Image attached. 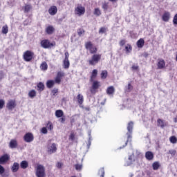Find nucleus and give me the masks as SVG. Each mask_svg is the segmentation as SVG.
I'll return each instance as SVG.
<instances>
[{
	"mask_svg": "<svg viewBox=\"0 0 177 177\" xmlns=\"http://www.w3.org/2000/svg\"><path fill=\"white\" fill-rule=\"evenodd\" d=\"M133 129V122H130L128 124L127 130L128 132L127 133V140L125 142L124 145L122 147H120V149H124V147H127V145H128V142H131L132 140V131Z\"/></svg>",
	"mask_w": 177,
	"mask_h": 177,
	"instance_id": "f257e3e1",
	"label": "nucleus"
},
{
	"mask_svg": "<svg viewBox=\"0 0 177 177\" xmlns=\"http://www.w3.org/2000/svg\"><path fill=\"white\" fill-rule=\"evenodd\" d=\"M35 175L37 177L46 176V174L45 173V167L42 165L38 164L36 167Z\"/></svg>",
	"mask_w": 177,
	"mask_h": 177,
	"instance_id": "f03ea898",
	"label": "nucleus"
},
{
	"mask_svg": "<svg viewBox=\"0 0 177 177\" xmlns=\"http://www.w3.org/2000/svg\"><path fill=\"white\" fill-rule=\"evenodd\" d=\"M102 59V55L99 54H94L90 60H88V63L91 66H96L100 62Z\"/></svg>",
	"mask_w": 177,
	"mask_h": 177,
	"instance_id": "7ed1b4c3",
	"label": "nucleus"
},
{
	"mask_svg": "<svg viewBox=\"0 0 177 177\" xmlns=\"http://www.w3.org/2000/svg\"><path fill=\"white\" fill-rule=\"evenodd\" d=\"M34 57V53L27 50L24 53V59L25 62H31L32 60V57Z\"/></svg>",
	"mask_w": 177,
	"mask_h": 177,
	"instance_id": "20e7f679",
	"label": "nucleus"
},
{
	"mask_svg": "<svg viewBox=\"0 0 177 177\" xmlns=\"http://www.w3.org/2000/svg\"><path fill=\"white\" fill-rule=\"evenodd\" d=\"M41 46L44 48V49H48L52 48V46H55V44L49 42L48 39H44L41 41Z\"/></svg>",
	"mask_w": 177,
	"mask_h": 177,
	"instance_id": "39448f33",
	"label": "nucleus"
},
{
	"mask_svg": "<svg viewBox=\"0 0 177 177\" xmlns=\"http://www.w3.org/2000/svg\"><path fill=\"white\" fill-rule=\"evenodd\" d=\"M86 49H88L90 50V53H96L97 52V49L92 45V43L91 41H88L86 43Z\"/></svg>",
	"mask_w": 177,
	"mask_h": 177,
	"instance_id": "423d86ee",
	"label": "nucleus"
},
{
	"mask_svg": "<svg viewBox=\"0 0 177 177\" xmlns=\"http://www.w3.org/2000/svg\"><path fill=\"white\" fill-rule=\"evenodd\" d=\"M24 140L26 142V143H31V142L34 140V136L31 133H27L24 136Z\"/></svg>",
	"mask_w": 177,
	"mask_h": 177,
	"instance_id": "0eeeda50",
	"label": "nucleus"
},
{
	"mask_svg": "<svg viewBox=\"0 0 177 177\" xmlns=\"http://www.w3.org/2000/svg\"><path fill=\"white\" fill-rule=\"evenodd\" d=\"M75 12L78 16H82V15L85 13V8L82 7V6H77V7L75 8Z\"/></svg>",
	"mask_w": 177,
	"mask_h": 177,
	"instance_id": "6e6552de",
	"label": "nucleus"
},
{
	"mask_svg": "<svg viewBox=\"0 0 177 177\" xmlns=\"http://www.w3.org/2000/svg\"><path fill=\"white\" fill-rule=\"evenodd\" d=\"M6 107L7 109H8V110H10V111L13 110V109L16 107V102L13 100L8 101V102L7 103Z\"/></svg>",
	"mask_w": 177,
	"mask_h": 177,
	"instance_id": "1a4fd4ad",
	"label": "nucleus"
},
{
	"mask_svg": "<svg viewBox=\"0 0 177 177\" xmlns=\"http://www.w3.org/2000/svg\"><path fill=\"white\" fill-rule=\"evenodd\" d=\"M64 77V72H58L57 74V76L55 77V83L56 84H60L62 82V77Z\"/></svg>",
	"mask_w": 177,
	"mask_h": 177,
	"instance_id": "9d476101",
	"label": "nucleus"
},
{
	"mask_svg": "<svg viewBox=\"0 0 177 177\" xmlns=\"http://www.w3.org/2000/svg\"><path fill=\"white\" fill-rule=\"evenodd\" d=\"M48 13L50 16H55L57 13V7L53 6L48 9Z\"/></svg>",
	"mask_w": 177,
	"mask_h": 177,
	"instance_id": "9b49d317",
	"label": "nucleus"
},
{
	"mask_svg": "<svg viewBox=\"0 0 177 177\" xmlns=\"http://www.w3.org/2000/svg\"><path fill=\"white\" fill-rule=\"evenodd\" d=\"M145 158H147L148 161H151L154 158V153L150 151H147L145 153Z\"/></svg>",
	"mask_w": 177,
	"mask_h": 177,
	"instance_id": "f8f14e48",
	"label": "nucleus"
},
{
	"mask_svg": "<svg viewBox=\"0 0 177 177\" xmlns=\"http://www.w3.org/2000/svg\"><path fill=\"white\" fill-rule=\"evenodd\" d=\"M157 66L159 70L164 68V67H165V61L162 59H158Z\"/></svg>",
	"mask_w": 177,
	"mask_h": 177,
	"instance_id": "ddd939ff",
	"label": "nucleus"
},
{
	"mask_svg": "<svg viewBox=\"0 0 177 177\" xmlns=\"http://www.w3.org/2000/svg\"><path fill=\"white\" fill-rule=\"evenodd\" d=\"M10 157L8 154H4L3 156L0 157V164H3V162H6L9 160Z\"/></svg>",
	"mask_w": 177,
	"mask_h": 177,
	"instance_id": "4468645a",
	"label": "nucleus"
},
{
	"mask_svg": "<svg viewBox=\"0 0 177 177\" xmlns=\"http://www.w3.org/2000/svg\"><path fill=\"white\" fill-rule=\"evenodd\" d=\"M48 150L50 153H55L57 148L56 147V144L53 143L50 146L48 147Z\"/></svg>",
	"mask_w": 177,
	"mask_h": 177,
	"instance_id": "2eb2a0df",
	"label": "nucleus"
},
{
	"mask_svg": "<svg viewBox=\"0 0 177 177\" xmlns=\"http://www.w3.org/2000/svg\"><path fill=\"white\" fill-rule=\"evenodd\" d=\"M93 89L91 90V93H95V90L99 88V82L94 81L92 86Z\"/></svg>",
	"mask_w": 177,
	"mask_h": 177,
	"instance_id": "dca6fc26",
	"label": "nucleus"
},
{
	"mask_svg": "<svg viewBox=\"0 0 177 177\" xmlns=\"http://www.w3.org/2000/svg\"><path fill=\"white\" fill-rule=\"evenodd\" d=\"M129 162H127V165L129 166L131 165L132 162H134L135 161V154L132 153L129 156Z\"/></svg>",
	"mask_w": 177,
	"mask_h": 177,
	"instance_id": "f3484780",
	"label": "nucleus"
},
{
	"mask_svg": "<svg viewBox=\"0 0 177 177\" xmlns=\"http://www.w3.org/2000/svg\"><path fill=\"white\" fill-rule=\"evenodd\" d=\"M9 146L10 149H16L17 147V141L16 140H11Z\"/></svg>",
	"mask_w": 177,
	"mask_h": 177,
	"instance_id": "a211bd4d",
	"label": "nucleus"
},
{
	"mask_svg": "<svg viewBox=\"0 0 177 177\" xmlns=\"http://www.w3.org/2000/svg\"><path fill=\"white\" fill-rule=\"evenodd\" d=\"M114 92H115V88H114V86H113L108 87L106 89L107 95H113Z\"/></svg>",
	"mask_w": 177,
	"mask_h": 177,
	"instance_id": "6ab92c4d",
	"label": "nucleus"
},
{
	"mask_svg": "<svg viewBox=\"0 0 177 177\" xmlns=\"http://www.w3.org/2000/svg\"><path fill=\"white\" fill-rule=\"evenodd\" d=\"M169 12H165L162 17L163 21H169Z\"/></svg>",
	"mask_w": 177,
	"mask_h": 177,
	"instance_id": "aec40b11",
	"label": "nucleus"
},
{
	"mask_svg": "<svg viewBox=\"0 0 177 177\" xmlns=\"http://www.w3.org/2000/svg\"><path fill=\"white\" fill-rule=\"evenodd\" d=\"M19 165L17 162H14L11 169L12 172H17L19 171Z\"/></svg>",
	"mask_w": 177,
	"mask_h": 177,
	"instance_id": "412c9836",
	"label": "nucleus"
},
{
	"mask_svg": "<svg viewBox=\"0 0 177 177\" xmlns=\"http://www.w3.org/2000/svg\"><path fill=\"white\" fill-rule=\"evenodd\" d=\"M137 46H138V48H143V46H145V39H140L137 41Z\"/></svg>",
	"mask_w": 177,
	"mask_h": 177,
	"instance_id": "4be33fe9",
	"label": "nucleus"
},
{
	"mask_svg": "<svg viewBox=\"0 0 177 177\" xmlns=\"http://www.w3.org/2000/svg\"><path fill=\"white\" fill-rule=\"evenodd\" d=\"M28 96L30 99H34L35 96H37V91H35V90H31L28 93Z\"/></svg>",
	"mask_w": 177,
	"mask_h": 177,
	"instance_id": "5701e85b",
	"label": "nucleus"
},
{
	"mask_svg": "<svg viewBox=\"0 0 177 177\" xmlns=\"http://www.w3.org/2000/svg\"><path fill=\"white\" fill-rule=\"evenodd\" d=\"M77 102L79 104H82L84 103V96L81 94H78L77 96Z\"/></svg>",
	"mask_w": 177,
	"mask_h": 177,
	"instance_id": "b1692460",
	"label": "nucleus"
},
{
	"mask_svg": "<svg viewBox=\"0 0 177 177\" xmlns=\"http://www.w3.org/2000/svg\"><path fill=\"white\" fill-rule=\"evenodd\" d=\"M53 31H55V28L52 26H48L46 29L47 34H53Z\"/></svg>",
	"mask_w": 177,
	"mask_h": 177,
	"instance_id": "393cba45",
	"label": "nucleus"
},
{
	"mask_svg": "<svg viewBox=\"0 0 177 177\" xmlns=\"http://www.w3.org/2000/svg\"><path fill=\"white\" fill-rule=\"evenodd\" d=\"M21 168H22V169H26V168L28 167V162L26 161V160H23L21 164Z\"/></svg>",
	"mask_w": 177,
	"mask_h": 177,
	"instance_id": "a878e982",
	"label": "nucleus"
},
{
	"mask_svg": "<svg viewBox=\"0 0 177 177\" xmlns=\"http://www.w3.org/2000/svg\"><path fill=\"white\" fill-rule=\"evenodd\" d=\"M63 67H64V68H66V69L69 68L70 61L68 59H64Z\"/></svg>",
	"mask_w": 177,
	"mask_h": 177,
	"instance_id": "bb28decb",
	"label": "nucleus"
},
{
	"mask_svg": "<svg viewBox=\"0 0 177 177\" xmlns=\"http://www.w3.org/2000/svg\"><path fill=\"white\" fill-rule=\"evenodd\" d=\"M31 9H32V6L30 4H26L24 6V12L28 13Z\"/></svg>",
	"mask_w": 177,
	"mask_h": 177,
	"instance_id": "cd10ccee",
	"label": "nucleus"
},
{
	"mask_svg": "<svg viewBox=\"0 0 177 177\" xmlns=\"http://www.w3.org/2000/svg\"><path fill=\"white\" fill-rule=\"evenodd\" d=\"M53 85H55V81L53 80H48L46 82V86L48 88H53Z\"/></svg>",
	"mask_w": 177,
	"mask_h": 177,
	"instance_id": "c85d7f7f",
	"label": "nucleus"
},
{
	"mask_svg": "<svg viewBox=\"0 0 177 177\" xmlns=\"http://www.w3.org/2000/svg\"><path fill=\"white\" fill-rule=\"evenodd\" d=\"M63 111L62 110H57L55 111V116L57 118H60L61 117H63Z\"/></svg>",
	"mask_w": 177,
	"mask_h": 177,
	"instance_id": "c756f323",
	"label": "nucleus"
},
{
	"mask_svg": "<svg viewBox=\"0 0 177 177\" xmlns=\"http://www.w3.org/2000/svg\"><path fill=\"white\" fill-rule=\"evenodd\" d=\"M152 167L154 171H157L160 168V163L158 162H155L152 164Z\"/></svg>",
	"mask_w": 177,
	"mask_h": 177,
	"instance_id": "7c9ffc66",
	"label": "nucleus"
},
{
	"mask_svg": "<svg viewBox=\"0 0 177 177\" xmlns=\"http://www.w3.org/2000/svg\"><path fill=\"white\" fill-rule=\"evenodd\" d=\"M77 35H79L80 37H82L85 34V30L82 28H79L77 29Z\"/></svg>",
	"mask_w": 177,
	"mask_h": 177,
	"instance_id": "2f4dec72",
	"label": "nucleus"
},
{
	"mask_svg": "<svg viewBox=\"0 0 177 177\" xmlns=\"http://www.w3.org/2000/svg\"><path fill=\"white\" fill-rule=\"evenodd\" d=\"M44 83L39 82L37 84V91H39L40 92H42V91H44Z\"/></svg>",
	"mask_w": 177,
	"mask_h": 177,
	"instance_id": "473e14b6",
	"label": "nucleus"
},
{
	"mask_svg": "<svg viewBox=\"0 0 177 177\" xmlns=\"http://www.w3.org/2000/svg\"><path fill=\"white\" fill-rule=\"evenodd\" d=\"M9 32V28L8 27V25H5L2 27V33L3 34H8Z\"/></svg>",
	"mask_w": 177,
	"mask_h": 177,
	"instance_id": "72a5a7b5",
	"label": "nucleus"
},
{
	"mask_svg": "<svg viewBox=\"0 0 177 177\" xmlns=\"http://www.w3.org/2000/svg\"><path fill=\"white\" fill-rule=\"evenodd\" d=\"M157 122H158V125L160 126V128H164V127H165V124L162 120L158 119Z\"/></svg>",
	"mask_w": 177,
	"mask_h": 177,
	"instance_id": "f704fd0d",
	"label": "nucleus"
},
{
	"mask_svg": "<svg viewBox=\"0 0 177 177\" xmlns=\"http://www.w3.org/2000/svg\"><path fill=\"white\" fill-rule=\"evenodd\" d=\"M126 52L127 53H131V52H132V46H131V44H128L126 47Z\"/></svg>",
	"mask_w": 177,
	"mask_h": 177,
	"instance_id": "c9c22d12",
	"label": "nucleus"
},
{
	"mask_svg": "<svg viewBox=\"0 0 177 177\" xmlns=\"http://www.w3.org/2000/svg\"><path fill=\"white\" fill-rule=\"evenodd\" d=\"M101 78L102 80H105V78H107V71H102L101 73Z\"/></svg>",
	"mask_w": 177,
	"mask_h": 177,
	"instance_id": "e433bc0d",
	"label": "nucleus"
},
{
	"mask_svg": "<svg viewBox=\"0 0 177 177\" xmlns=\"http://www.w3.org/2000/svg\"><path fill=\"white\" fill-rule=\"evenodd\" d=\"M94 15L95 16H100V15H102V12L100 11V9L95 8L94 10Z\"/></svg>",
	"mask_w": 177,
	"mask_h": 177,
	"instance_id": "4c0bfd02",
	"label": "nucleus"
},
{
	"mask_svg": "<svg viewBox=\"0 0 177 177\" xmlns=\"http://www.w3.org/2000/svg\"><path fill=\"white\" fill-rule=\"evenodd\" d=\"M40 67L42 70H48V64H46V62H43Z\"/></svg>",
	"mask_w": 177,
	"mask_h": 177,
	"instance_id": "58836bf2",
	"label": "nucleus"
},
{
	"mask_svg": "<svg viewBox=\"0 0 177 177\" xmlns=\"http://www.w3.org/2000/svg\"><path fill=\"white\" fill-rule=\"evenodd\" d=\"M75 168L76 171H78L80 172L82 169V165L76 164L75 165Z\"/></svg>",
	"mask_w": 177,
	"mask_h": 177,
	"instance_id": "ea45409f",
	"label": "nucleus"
},
{
	"mask_svg": "<svg viewBox=\"0 0 177 177\" xmlns=\"http://www.w3.org/2000/svg\"><path fill=\"white\" fill-rule=\"evenodd\" d=\"M96 75H97V70L94 69V70H93V72H92L91 81H92V79L95 78L96 77Z\"/></svg>",
	"mask_w": 177,
	"mask_h": 177,
	"instance_id": "a19ab883",
	"label": "nucleus"
},
{
	"mask_svg": "<svg viewBox=\"0 0 177 177\" xmlns=\"http://www.w3.org/2000/svg\"><path fill=\"white\" fill-rule=\"evenodd\" d=\"M169 140H170L171 143L175 144L177 142V139H176V137H175V136L170 137Z\"/></svg>",
	"mask_w": 177,
	"mask_h": 177,
	"instance_id": "79ce46f5",
	"label": "nucleus"
},
{
	"mask_svg": "<svg viewBox=\"0 0 177 177\" xmlns=\"http://www.w3.org/2000/svg\"><path fill=\"white\" fill-rule=\"evenodd\" d=\"M169 154H171V157H174L175 154H176V150H174V149L169 150Z\"/></svg>",
	"mask_w": 177,
	"mask_h": 177,
	"instance_id": "37998d69",
	"label": "nucleus"
},
{
	"mask_svg": "<svg viewBox=\"0 0 177 177\" xmlns=\"http://www.w3.org/2000/svg\"><path fill=\"white\" fill-rule=\"evenodd\" d=\"M102 9H104V10H107V9H109V3L104 2L102 3Z\"/></svg>",
	"mask_w": 177,
	"mask_h": 177,
	"instance_id": "c03bdc74",
	"label": "nucleus"
},
{
	"mask_svg": "<svg viewBox=\"0 0 177 177\" xmlns=\"http://www.w3.org/2000/svg\"><path fill=\"white\" fill-rule=\"evenodd\" d=\"M99 174L100 175V177H104V169L102 168L99 170Z\"/></svg>",
	"mask_w": 177,
	"mask_h": 177,
	"instance_id": "a18cd8bd",
	"label": "nucleus"
},
{
	"mask_svg": "<svg viewBox=\"0 0 177 177\" xmlns=\"http://www.w3.org/2000/svg\"><path fill=\"white\" fill-rule=\"evenodd\" d=\"M106 32V28L102 27L99 30V34H104Z\"/></svg>",
	"mask_w": 177,
	"mask_h": 177,
	"instance_id": "49530a36",
	"label": "nucleus"
},
{
	"mask_svg": "<svg viewBox=\"0 0 177 177\" xmlns=\"http://www.w3.org/2000/svg\"><path fill=\"white\" fill-rule=\"evenodd\" d=\"M133 88V87L132 86V85H131V84H129L127 87V91L131 92Z\"/></svg>",
	"mask_w": 177,
	"mask_h": 177,
	"instance_id": "de8ad7c7",
	"label": "nucleus"
},
{
	"mask_svg": "<svg viewBox=\"0 0 177 177\" xmlns=\"http://www.w3.org/2000/svg\"><path fill=\"white\" fill-rule=\"evenodd\" d=\"M3 106H5V101L3 100H0V109H3Z\"/></svg>",
	"mask_w": 177,
	"mask_h": 177,
	"instance_id": "09e8293b",
	"label": "nucleus"
},
{
	"mask_svg": "<svg viewBox=\"0 0 177 177\" xmlns=\"http://www.w3.org/2000/svg\"><path fill=\"white\" fill-rule=\"evenodd\" d=\"M4 173L5 168H3V166L0 165V175H3Z\"/></svg>",
	"mask_w": 177,
	"mask_h": 177,
	"instance_id": "8fccbe9b",
	"label": "nucleus"
},
{
	"mask_svg": "<svg viewBox=\"0 0 177 177\" xmlns=\"http://www.w3.org/2000/svg\"><path fill=\"white\" fill-rule=\"evenodd\" d=\"M47 129L50 131H52V129H53V125L52 124V123H48Z\"/></svg>",
	"mask_w": 177,
	"mask_h": 177,
	"instance_id": "3c124183",
	"label": "nucleus"
},
{
	"mask_svg": "<svg viewBox=\"0 0 177 177\" xmlns=\"http://www.w3.org/2000/svg\"><path fill=\"white\" fill-rule=\"evenodd\" d=\"M41 133L46 135V133H48V129L46 127H43L41 129Z\"/></svg>",
	"mask_w": 177,
	"mask_h": 177,
	"instance_id": "603ef678",
	"label": "nucleus"
},
{
	"mask_svg": "<svg viewBox=\"0 0 177 177\" xmlns=\"http://www.w3.org/2000/svg\"><path fill=\"white\" fill-rule=\"evenodd\" d=\"M139 69V66L138 65H133L131 66V70L133 71H136V70H138Z\"/></svg>",
	"mask_w": 177,
	"mask_h": 177,
	"instance_id": "864d4df0",
	"label": "nucleus"
},
{
	"mask_svg": "<svg viewBox=\"0 0 177 177\" xmlns=\"http://www.w3.org/2000/svg\"><path fill=\"white\" fill-rule=\"evenodd\" d=\"M91 145H92V138H88L87 148L89 149L91 147Z\"/></svg>",
	"mask_w": 177,
	"mask_h": 177,
	"instance_id": "5fc2aeb1",
	"label": "nucleus"
},
{
	"mask_svg": "<svg viewBox=\"0 0 177 177\" xmlns=\"http://www.w3.org/2000/svg\"><path fill=\"white\" fill-rule=\"evenodd\" d=\"M56 167L57 168H62V167H63V163L60 162H58L57 164H56Z\"/></svg>",
	"mask_w": 177,
	"mask_h": 177,
	"instance_id": "6e6d98bb",
	"label": "nucleus"
},
{
	"mask_svg": "<svg viewBox=\"0 0 177 177\" xmlns=\"http://www.w3.org/2000/svg\"><path fill=\"white\" fill-rule=\"evenodd\" d=\"M57 92H59V90L57 88H53L52 90L53 95H56V93H57Z\"/></svg>",
	"mask_w": 177,
	"mask_h": 177,
	"instance_id": "4d7b16f0",
	"label": "nucleus"
},
{
	"mask_svg": "<svg viewBox=\"0 0 177 177\" xmlns=\"http://www.w3.org/2000/svg\"><path fill=\"white\" fill-rule=\"evenodd\" d=\"M69 56H70V55L68 54V52H66V53H65V58H64V60H68Z\"/></svg>",
	"mask_w": 177,
	"mask_h": 177,
	"instance_id": "13d9d810",
	"label": "nucleus"
},
{
	"mask_svg": "<svg viewBox=\"0 0 177 177\" xmlns=\"http://www.w3.org/2000/svg\"><path fill=\"white\" fill-rule=\"evenodd\" d=\"M69 139H71V140H74V139H75V136H74V133H71L70 135Z\"/></svg>",
	"mask_w": 177,
	"mask_h": 177,
	"instance_id": "bf43d9fd",
	"label": "nucleus"
},
{
	"mask_svg": "<svg viewBox=\"0 0 177 177\" xmlns=\"http://www.w3.org/2000/svg\"><path fill=\"white\" fill-rule=\"evenodd\" d=\"M119 45H120V46H124L125 45V40H121Z\"/></svg>",
	"mask_w": 177,
	"mask_h": 177,
	"instance_id": "052dcab7",
	"label": "nucleus"
},
{
	"mask_svg": "<svg viewBox=\"0 0 177 177\" xmlns=\"http://www.w3.org/2000/svg\"><path fill=\"white\" fill-rule=\"evenodd\" d=\"M59 122H62V124H64V122H65L66 121V118H62L59 120Z\"/></svg>",
	"mask_w": 177,
	"mask_h": 177,
	"instance_id": "680f3d73",
	"label": "nucleus"
},
{
	"mask_svg": "<svg viewBox=\"0 0 177 177\" xmlns=\"http://www.w3.org/2000/svg\"><path fill=\"white\" fill-rule=\"evenodd\" d=\"M84 109L85 110V111H91V108L89 106L84 107Z\"/></svg>",
	"mask_w": 177,
	"mask_h": 177,
	"instance_id": "e2e57ef3",
	"label": "nucleus"
},
{
	"mask_svg": "<svg viewBox=\"0 0 177 177\" xmlns=\"http://www.w3.org/2000/svg\"><path fill=\"white\" fill-rule=\"evenodd\" d=\"M3 78V73L0 72V80H2Z\"/></svg>",
	"mask_w": 177,
	"mask_h": 177,
	"instance_id": "0e129e2a",
	"label": "nucleus"
},
{
	"mask_svg": "<svg viewBox=\"0 0 177 177\" xmlns=\"http://www.w3.org/2000/svg\"><path fill=\"white\" fill-rule=\"evenodd\" d=\"M88 139H92V136H91V131L88 132Z\"/></svg>",
	"mask_w": 177,
	"mask_h": 177,
	"instance_id": "69168bd1",
	"label": "nucleus"
},
{
	"mask_svg": "<svg viewBox=\"0 0 177 177\" xmlns=\"http://www.w3.org/2000/svg\"><path fill=\"white\" fill-rule=\"evenodd\" d=\"M147 56H149V54L147 53H145L144 54V57H147Z\"/></svg>",
	"mask_w": 177,
	"mask_h": 177,
	"instance_id": "338daca9",
	"label": "nucleus"
},
{
	"mask_svg": "<svg viewBox=\"0 0 177 177\" xmlns=\"http://www.w3.org/2000/svg\"><path fill=\"white\" fill-rule=\"evenodd\" d=\"M110 2H117L118 0H109Z\"/></svg>",
	"mask_w": 177,
	"mask_h": 177,
	"instance_id": "774afa93",
	"label": "nucleus"
}]
</instances>
